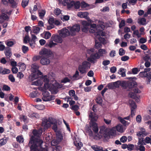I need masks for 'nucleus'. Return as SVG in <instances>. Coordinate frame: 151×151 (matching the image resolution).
Masks as SVG:
<instances>
[{"label": "nucleus", "mask_w": 151, "mask_h": 151, "mask_svg": "<svg viewBox=\"0 0 151 151\" xmlns=\"http://www.w3.org/2000/svg\"><path fill=\"white\" fill-rule=\"evenodd\" d=\"M42 73L40 71H38L37 72L33 73L32 75V81L37 79L39 77L40 75H42Z\"/></svg>", "instance_id": "nucleus-21"}, {"label": "nucleus", "mask_w": 151, "mask_h": 151, "mask_svg": "<svg viewBox=\"0 0 151 151\" xmlns=\"http://www.w3.org/2000/svg\"><path fill=\"white\" fill-rule=\"evenodd\" d=\"M147 135V133L145 131V129L142 128L140 131L137 132V135L139 137H143Z\"/></svg>", "instance_id": "nucleus-23"}, {"label": "nucleus", "mask_w": 151, "mask_h": 151, "mask_svg": "<svg viewBox=\"0 0 151 151\" xmlns=\"http://www.w3.org/2000/svg\"><path fill=\"white\" fill-rule=\"evenodd\" d=\"M38 66L36 63H34L32 64V65L31 70L33 73L37 72L38 71H39L38 69Z\"/></svg>", "instance_id": "nucleus-30"}, {"label": "nucleus", "mask_w": 151, "mask_h": 151, "mask_svg": "<svg viewBox=\"0 0 151 151\" xmlns=\"http://www.w3.org/2000/svg\"><path fill=\"white\" fill-rule=\"evenodd\" d=\"M22 49L23 52L24 53L27 52L29 50L28 47L24 45H23L22 46Z\"/></svg>", "instance_id": "nucleus-56"}, {"label": "nucleus", "mask_w": 151, "mask_h": 151, "mask_svg": "<svg viewBox=\"0 0 151 151\" xmlns=\"http://www.w3.org/2000/svg\"><path fill=\"white\" fill-rule=\"evenodd\" d=\"M136 121L138 123H140L141 122L142 117L140 115L137 116L136 118Z\"/></svg>", "instance_id": "nucleus-60"}, {"label": "nucleus", "mask_w": 151, "mask_h": 151, "mask_svg": "<svg viewBox=\"0 0 151 151\" xmlns=\"http://www.w3.org/2000/svg\"><path fill=\"white\" fill-rule=\"evenodd\" d=\"M137 146L138 147L136 148V150H139L140 151H145V147L143 145H139Z\"/></svg>", "instance_id": "nucleus-44"}, {"label": "nucleus", "mask_w": 151, "mask_h": 151, "mask_svg": "<svg viewBox=\"0 0 151 151\" xmlns=\"http://www.w3.org/2000/svg\"><path fill=\"white\" fill-rule=\"evenodd\" d=\"M70 81V80L67 77H65L61 81V82L62 83H65L67 82H69Z\"/></svg>", "instance_id": "nucleus-58"}, {"label": "nucleus", "mask_w": 151, "mask_h": 151, "mask_svg": "<svg viewBox=\"0 0 151 151\" xmlns=\"http://www.w3.org/2000/svg\"><path fill=\"white\" fill-rule=\"evenodd\" d=\"M43 96L42 99L43 101H48L53 100L55 99V96L50 95V93L47 91H44L42 93Z\"/></svg>", "instance_id": "nucleus-7"}, {"label": "nucleus", "mask_w": 151, "mask_h": 151, "mask_svg": "<svg viewBox=\"0 0 151 151\" xmlns=\"http://www.w3.org/2000/svg\"><path fill=\"white\" fill-rule=\"evenodd\" d=\"M116 129L115 127H113L108 132V136H115L116 134Z\"/></svg>", "instance_id": "nucleus-27"}, {"label": "nucleus", "mask_w": 151, "mask_h": 151, "mask_svg": "<svg viewBox=\"0 0 151 151\" xmlns=\"http://www.w3.org/2000/svg\"><path fill=\"white\" fill-rule=\"evenodd\" d=\"M74 144L76 147L77 149L78 150H80L81 149V147L83 146V144L81 142L79 141H77L76 140H74Z\"/></svg>", "instance_id": "nucleus-24"}, {"label": "nucleus", "mask_w": 151, "mask_h": 151, "mask_svg": "<svg viewBox=\"0 0 151 151\" xmlns=\"http://www.w3.org/2000/svg\"><path fill=\"white\" fill-rule=\"evenodd\" d=\"M90 63L87 61L83 62L81 65H79L78 69L81 74L86 73L88 69L90 68Z\"/></svg>", "instance_id": "nucleus-6"}, {"label": "nucleus", "mask_w": 151, "mask_h": 151, "mask_svg": "<svg viewBox=\"0 0 151 151\" xmlns=\"http://www.w3.org/2000/svg\"><path fill=\"white\" fill-rule=\"evenodd\" d=\"M115 128L117 131L120 133H122L124 130L123 126L121 124H118Z\"/></svg>", "instance_id": "nucleus-29"}, {"label": "nucleus", "mask_w": 151, "mask_h": 151, "mask_svg": "<svg viewBox=\"0 0 151 151\" xmlns=\"http://www.w3.org/2000/svg\"><path fill=\"white\" fill-rule=\"evenodd\" d=\"M97 53L99 54V55L100 57L103 56L104 55L106 54V51L104 49H100L99 50Z\"/></svg>", "instance_id": "nucleus-34"}, {"label": "nucleus", "mask_w": 151, "mask_h": 151, "mask_svg": "<svg viewBox=\"0 0 151 151\" xmlns=\"http://www.w3.org/2000/svg\"><path fill=\"white\" fill-rule=\"evenodd\" d=\"M146 19L144 18H139L138 19L137 23L140 25H145L146 24Z\"/></svg>", "instance_id": "nucleus-32"}, {"label": "nucleus", "mask_w": 151, "mask_h": 151, "mask_svg": "<svg viewBox=\"0 0 151 151\" xmlns=\"http://www.w3.org/2000/svg\"><path fill=\"white\" fill-rule=\"evenodd\" d=\"M5 48V46L4 45L2 42H0V51H2L4 50Z\"/></svg>", "instance_id": "nucleus-57"}, {"label": "nucleus", "mask_w": 151, "mask_h": 151, "mask_svg": "<svg viewBox=\"0 0 151 151\" xmlns=\"http://www.w3.org/2000/svg\"><path fill=\"white\" fill-rule=\"evenodd\" d=\"M68 93L70 96L71 97H73L75 94V92L73 90L69 91Z\"/></svg>", "instance_id": "nucleus-59"}, {"label": "nucleus", "mask_w": 151, "mask_h": 151, "mask_svg": "<svg viewBox=\"0 0 151 151\" xmlns=\"http://www.w3.org/2000/svg\"><path fill=\"white\" fill-rule=\"evenodd\" d=\"M5 53L6 56L7 58H10L12 55L10 49L9 47L6 48Z\"/></svg>", "instance_id": "nucleus-31"}, {"label": "nucleus", "mask_w": 151, "mask_h": 151, "mask_svg": "<svg viewBox=\"0 0 151 151\" xmlns=\"http://www.w3.org/2000/svg\"><path fill=\"white\" fill-rule=\"evenodd\" d=\"M29 0H22V6L25 7L28 5Z\"/></svg>", "instance_id": "nucleus-51"}, {"label": "nucleus", "mask_w": 151, "mask_h": 151, "mask_svg": "<svg viewBox=\"0 0 151 151\" xmlns=\"http://www.w3.org/2000/svg\"><path fill=\"white\" fill-rule=\"evenodd\" d=\"M100 58L99 54L97 52L95 53H92L90 57L88 58V60L92 63H94L96 61V60Z\"/></svg>", "instance_id": "nucleus-11"}, {"label": "nucleus", "mask_w": 151, "mask_h": 151, "mask_svg": "<svg viewBox=\"0 0 151 151\" xmlns=\"http://www.w3.org/2000/svg\"><path fill=\"white\" fill-rule=\"evenodd\" d=\"M17 142L19 143H23L24 142V139L22 136H18L16 138Z\"/></svg>", "instance_id": "nucleus-45"}, {"label": "nucleus", "mask_w": 151, "mask_h": 151, "mask_svg": "<svg viewBox=\"0 0 151 151\" xmlns=\"http://www.w3.org/2000/svg\"><path fill=\"white\" fill-rule=\"evenodd\" d=\"M58 33L60 35L63 37L71 35L70 31L69 32L68 30L65 28H63L60 30H59Z\"/></svg>", "instance_id": "nucleus-12"}, {"label": "nucleus", "mask_w": 151, "mask_h": 151, "mask_svg": "<svg viewBox=\"0 0 151 151\" xmlns=\"http://www.w3.org/2000/svg\"><path fill=\"white\" fill-rule=\"evenodd\" d=\"M52 124L53 125L52 127V129L55 132H57V124L55 123L54 121H53L52 118L49 117L47 119L44 118L42 119V125L44 127L45 129L50 127Z\"/></svg>", "instance_id": "nucleus-2"}, {"label": "nucleus", "mask_w": 151, "mask_h": 151, "mask_svg": "<svg viewBox=\"0 0 151 151\" xmlns=\"http://www.w3.org/2000/svg\"><path fill=\"white\" fill-rule=\"evenodd\" d=\"M49 75H45L42 76V79L44 83L43 88L40 87L39 89L41 91H44V89L49 90L56 93L58 92V89L63 88V85L60 83H55L54 84H51L50 82Z\"/></svg>", "instance_id": "nucleus-1"}, {"label": "nucleus", "mask_w": 151, "mask_h": 151, "mask_svg": "<svg viewBox=\"0 0 151 151\" xmlns=\"http://www.w3.org/2000/svg\"><path fill=\"white\" fill-rule=\"evenodd\" d=\"M63 4L64 6L67 5L69 8L73 6L76 9H78L80 7V2L79 1L76 2L73 1H70V0H63Z\"/></svg>", "instance_id": "nucleus-5"}, {"label": "nucleus", "mask_w": 151, "mask_h": 151, "mask_svg": "<svg viewBox=\"0 0 151 151\" xmlns=\"http://www.w3.org/2000/svg\"><path fill=\"white\" fill-rule=\"evenodd\" d=\"M133 34L136 35L138 38L140 37L141 35L140 34L138 30H136L133 32Z\"/></svg>", "instance_id": "nucleus-55"}, {"label": "nucleus", "mask_w": 151, "mask_h": 151, "mask_svg": "<svg viewBox=\"0 0 151 151\" xmlns=\"http://www.w3.org/2000/svg\"><path fill=\"white\" fill-rule=\"evenodd\" d=\"M50 63V60L48 57H43L40 60L41 63L43 65H47Z\"/></svg>", "instance_id": "nucleus-20"}, {"label": "nucleus", "mask_w": 151, "mask_h": 151, "mask_svg": "<svg viewBox=\"0 0 151 151\" xmlns=\"http://www.w3.org/2000/svg\"><path fill=\"white\" fill-rule=\"evenodd\" d=\"M101 27L102 28V29L100 30V29H99L98 31H97V30L96 31L95 34L96 35L97 38H98L100 40L101 39L103 40H104V38L99 37L100 36H104L105 35L104 33L102 31L103 30V28L102 27Z\"/></svg>", "instance_id": "nucleus-15"}, {"label": "nucleus", "mask_w": 151, "mask_h": 151, "mask_svg": "<svg viewBox=\"0 0 151 151\" xmlns=\"http://www.w3.org/2000/svg\"><path fill=\"white\" fill-rule=\"evenodd\" d=\"M6 142V139L4 138L1 139L0 140V145H3L5 144Z\"/></svg>", "instance_id": "nucleus-61"}, {"label": "nucleus", "mask_w": 151, "mask_h": 151, "mask_svg": "<svg viewBox=\"0 0 151 151\" xmlns=\"http://www.w3.org/2000/svg\"><path fill=\"white\" fill-rule=\"evenodd\" d=\"M8 19L9 17L4 13H2L0 16V23L3 22L5 20H8Z\"/></svg>", "instance_id": "nucleus-26"}, {"label": "nucleus", "mask_w": 151, "mask_h": 151, "mask_svg": "<svg viewBox=\"0 0 151 151\" xmlns=\"http://www.w3.org/2000/svg\"><path fill=\"white\" fill-rule=\"evenodd\" d=\"M33 30L34 33L37 34L40 32V28L37 26H35L33 27Z\"/></svg>", "instance_id": "nucleus-41"}, {"label": "nucleus", "mask_w": 151, "mask_h": 151, "mask_svg": "<svg viewBox=\"0 0 151 151\" xmlns=\"http://www.w3.org/2000/svg\"><path fill=\"white\" fill-rule=\"evenodd\" d=\"M82 26L81 27V30L83 32L86 33L89 30L88 26L89 25V22L86 21H83L81 22Z\"/></svg>", "instance_id": "nucleus-13"}, {"label": "nucleus", "mask_w": 151, "mask_h": 151, "mask_svg": "<svg viewBox=\"0 0 151 151\" xmlns=\"http://www.w3.org/2000/svg\"><path fill=\"white\" fill-rule=\"evenodd\" d=\"M78 76L79 72L78 71L76 70V72L75 74L71 78V79L73 80L78 79Z\"/></svg>", "instance_id": "nucleus-46"}, {"label": "nucleus", "mask_w": 151, "mask_h": 151, "mask_svg": "<svg viewBox=\"0 0 151 151\" xmlns=\"http://www.w3.org/2000/svg\"><path fill=\"white\" fill-rule=\"evenodd\" d=\"M107 87L110 89H113L114 88V82L109 83L107 85Z\"/></svg>", "instance_id": "nucleus-53"}, {"label": "nucleus", "mask_w": 151, "mask_h": 151, "mask_svg": "<svg viewBox=\"0 0 151 151\" xmlns=\"http://www.w3.org/2000/svg\"><path fill=\"white\" fill-rule=\"evenodd\" d=\"M61 12V10L58 8L56 9L54 11V14L57 16L58 15L60 14Z\"/></svg>", "instance_id": "nucleus-54"}, {"label": "nucleus", "mask_w": 151, "mask_h": 151, "mask_svg": "<svg viewBox=\"0 0 151 151\" xmlns=\"http://www.w3.org/2000/svg\"><path fill=\"white\" fill-rule=\"evenodd\" d=\"M40 54L43 56V57H48L50 54V51L46 49H44L41 50L39 53Z\"/></svg>", "instance_id": "nucleus-16"}, {"label": "nucleus", "mask_w": 151, "mask_h": 151, "mask_svg": "<svg viewBox=\"0 0 151 151\" xmlns=\"http://www.w3.org/2000/svg\"><path fill=\"white\" fill-rule=\"evenodd\" d=\"M120 86L125 88L127 87V82L121 81H120Z\"/></svg>", "instance_id": "nucleus-43"}, {"label": "nucleus", "mask_w": 151, "mask_h": 151, "mask_svg": "<svg viewBox=\"0 0 151 151\" xmlns=\"http://www.w3.org/2000/svg\"><path fill=\"white\" fill-rule=\"evenodd\" d=\"M56 139L58 141L60 142L63 139V136L62 134L59 132L56 133Z\"/></svg>", "instance_id": "nucleus-42"}, {"label": "nucleus", "mask_w": 151, "mask_h": 151, "mask_svg": "<svg viewBox=\"0 0 151 151\" xmlns=\"http://www.w3.org/2000/svg\"><path fill=\"white\" fill-rule=\"evenodd\" d=\"M18 66L19 67V69L22 71L24 70L26 68L25 65L24 63H18Z\"/></svg>", "instance_id": "nucleus-38"}, {"label": "nucleus", "mask_w": 151, "mask_h": 151, "mask_svg": "<svg viewBox=\"0 0 151 151\" xmlns=\"http://www.w3.org/2000/svg\"><path fill=\"white\" fill-rule=\"evenodd\" d=\"M51 39L52 41L59 43H62L63 41L62 38L58 35H53Z\"/></svg>", "instance_id": "nucleus-17"}, {"label": "nucleus", "mask_w": 151, "mask_h": 151, "mask_svg": "<svg viewBox=\"0 0 151 151\" xmlns=\"http://www.w3.org/2000/svg\"><path fill=\"white\" fill-rule=\"evenodd\" d=\"M68 28L70 30L71 35L72 36L75 35L80 29V25L78 24H75L72 27H68Z\"/></svg>", "instance_id": "nucleus-9"}, {"label": "nucleus", "mask_w": 151, "mask_h": 151, "mask_svg": "<svg viewBox=\"0 0 151 151\" xmlns=\"http://www.w3.org/2000/svg\"><path fill=\"white\" fill-rule=\"evenodd\" d=\"M130 106L131 107V109H132L135 110L137 107V106L136 105L134 102L132 100H130L129 102Z\"/></svg>", "instance_id": "nucleus-40"}, {"label": "nucleus", "mask_w": 151, "mask_h": 151, "mask_svg": "<svg viewBox=\"0 0 151 151\" xmlns=\"http://www.w3.org/2000/svg\"><path fill=\"white\" fill-rule=\"evenodd\" d=\"M90 125L92 127V129L95 133H97L99 131V128L97 124L96 123H93L90 124Z\"/></svg>", "instance_id": "nucleus-22"}, {"label": "nucleus", "mask_w": 151, "mask_h": 151, "mask_svg": "<svg viewBox=\"0 0 151 151\" xmlns=\"http://www.w3.org/2000/svg\"><path fill=\"white\" fill-rule=\"evenodd\" d=\"M108 129L106 128L104 126H102L100 127L99 133L100 135H99L98 139H100L102 137L105 138L107 137L108 136Z\"/></svg>", "instance_id": "nucleus-8"}, {"label": "nucleus", "mask_w": 151, "mask_h": 151, "mask_svg": "<svg viewBox=\"0 0 151 151\" xmlns=\"http://www.w3.org/2000/svg\"><path fill=\"white\" fill-rule=\"evenodd\" d=\"M151 141V139L150 137H147L145 139V143L148 144L150 143Z\"/></svg>", "instance_id": "nucleus-64"}, {"label": "nucleus", "mask_w": 151, "mask_h": 151, "mask_svg": "<svg viewBox=\"0 0 151 151\" xmlns=\"http://www.w3.org/2000/svg\"><path fill=\"white\" fill-rule=\"evenodd\" d=\"M146 145L145 143L144 142L143 139V138L139 139L138 142L137 143V145Z\"/></svg>", "instance_id": "nucleus-48"}, {"label": "nucleus", "mask_w": 151, "mask_h": 151, "mask_svg": "<svg viewBox=\"0 0 151 151\" xmlns=\"http://www.w3.org/2000/svg\"><path fill=\"white\" fill-rule=\"evenodd\" d=\"M19 119L21 121H23L25 123L28 122L29 119L27 116L24 115H21L19 116Z\"/></svg>", "instance_id": "nucleus-35"}, {"label": "nucleus", "mask_w": 151, "mask_h": 151, "mask_svg": "<svg viewBox=\"0 0 151 151\" xmlns=\"http://www.w3.org/2000/svg\"><path fill=\"white\" fill-rule=\"evenodd\" d=\"M91 147L95 151H100L103 149L102 147L96 145L92 146Z\"/></svg>", "instance_id": "nucleus-39"}, {"label": "nucleus", "mask_w": 151, "mask_h": 151, "mask_svg": "<svg viewBox=\"0 0 151 151\" xmlns=\"http://www.w3.org/2000/svg\"><path fill=\"white\" fill-rule=\"evenodd\" d=\"M134 85L135 83L133 81L127 82V87L129 88H132L134 86Z\"/></svg>", "instance_id": "nucleus-47"}, {"label": "nucleus", "mask_w": 151, "mask_h": 151, "mask_svg": "<svg viewBox=\"0 0 151 151\" xmlns=\"http://www.w3.org/2000/svg\"><path fill=\"white\" fill-rule=\"evenodd\" d=\"M42 129L41 128L38 130L36 129L34 130L32 132L33 136H32L30 138L29 144H35L36 145V141L37 139H39L41 140V139L39 137L42 134ZM41 140H42L41 139Z\"/></svg>", "instance_id": "nucleus-4"}, {"label": "nucleus", "mask_w": 151, "mask_h": 151, "mask_svg": "<svg viewBox=\"0 0 151 151\" xmlns=\"http://www.w3.org/2000/svg\"><path fill=\"white\" fill-rule=\"evenodd\" d=\"M6 43L7 45L9 47H11L14 45L13 42L12 41H6Z\"/></svg>", "instance_id": "nucleus-63"}, {"label": "nucleus", "mask_w": 151, "mask_h": 151, "mask_svg": "<svg viewBox=\"0 0 151 151\" xmlns=\"http://www.w3.org/2000/svg\"><path fill=\"white\" fill-rule=\"evenodd\" d=\"M51 35V33L47 31H45L42 34H41V36L46 39H49Z\"/></svg>", "instance_id": "nucleus-25"}, {"label": "nucleus", "mask_w": 151, "mask_h": 151, "mask_svg": "<svg viewBox=\"0 0 151 151\" xmlns=\"http://www.w3.org/2000/svg\"><path fill=\"white\" fill-rule=\"evenodd\" d=\"M36 145L33 144L30 147V151H48L46 146L42 147L43 143L42 140L38 139L36 141Z\"/></svg>", "instance_id": "nucleus-3"}, {"label": "nucleus", "mask_w": 151, "mask_h": 151, "mask_svg": "<svg viewBox=\"0 0 151 151\" xmlns=\"http://www.w3.org/2000/svg\"><path fill=\"white\" fill-rule=\"evenodd\" d=\"M120 81H117L114 82V87L115 88H119L120 86Z\"/></svg>", "instance_id": "nucleus-52"}, {"label": "nucleus", "mask_w": 151, "mask_h": 151, "mask_svg": "<svg viewBox=\"0 0 151 151\" xmlns=\"http://www.w3.org/2000/svg\"><path fill=\"white\" fill-rule=\"evenodd\" d=\"M28 116L31 118H35L38 119L40 117L39 115L38 114L35 113H29V114Z\"/></svg>", "instance_id": "nucleus-36"}, {"label": "nucleus", "mask_w": 151, "mask_h": 151, "mask_svg": "<svg viewBox=\"0 0 151 151\" xmlns=\"http://www.w3.org/2000/svg\"><path fill=\"white\" fill-rule=\"evenodd\" d=\"M89 5L84 2H82L80 4V7L82 10H87L88 9Z\"/></svg>", "instance_id": "nucleus-28"}, {"label": "nucleus", "mask_w": 151, "mask_h": 151, "mask_svg": "<svg viewBox=\"0 0 151 151\" xmlns=\"http://www.w3.org/2000/svg\"><path fill=\"white\" fill-rule=\"evenodd\" d=\"M102 44L101 43L99 42H97L96 40L95 41V48L96 49H98L101 47Z\"/></svg>", "instance_id": "nucleus-50"}, {"label": "nucleus", "mask_w": 151, "mask_h": 151, "mask_svg": "<svg viewBox=\"0 0 151 151\" xmlns=\"http://www.w3.org/2000/svg\"><path fill=\"white\" fill-rule=\"evenodd\" d=\"M101 27V26L100 25H97V26L96 24H93L91 25V28H93V29H89V32L91 33H95L96 31H97L98 30V28H100Z\"/></svg>", "instance_id": "nucleus-18"}, {"label": "nucleus", "mask_w": 151, "mask_h": 151, "mask_svg": "<svg viewBox=\"0 0 151 151\" xmlns=\"http://www.w3.org/2000/svg\"><path fill=\"white\" fill-rule=\"evenodd\" d=\"M139 76L141 77H147L149 79H151V72L148 74L145 71L140 72L139 74Z\"/></svg>", "instance_id": "nucleus-19"}, {"label": "nucleus", "mask_w": 151, "mask_h": 151, "mask_svg": "<svg viewBox=\"0 0 151 151\" xmlns=\"http://www.w3.org/2000/svg\"><path fill=\"white\" fill-rule=\"evenodd\" d=\"M126 70L122 68H121L118 71L119 74L121 75L122 76L124 77L126 76Z\"/></svg>", "instance_id": "nucleus-37"}, {"label": "nucleus", "mask_w": 151, "mask_h": 151, "mask_svg": "<svg viewBox=\"0 0 151 151\" xmlns=\"http://www.w3.org/2000/svg\"><path fill=\"white\" fill-rule=\"evenodd\" d=\"M43 82L41 80H39L33 82L31 83L32 85H35L36 86H40L42 85Z\"/></svg>", "instance_id": "nucleus-33"}, {"label": "nucleus", "mask_w": 151, "mask_h": 151, "mask_svg": "<svg viewBox=\"0 0 151 151\" xmlns=\"http://www.w3.org/2000/svg\"><path fill=\"white\" fill-rule=\"evenodd\" d=\"M129 96L132 98L134 99L136 96V94L135 93L130 92L129 94Z\"/></svg>", "instance_id": "nucleus-62"}, {"label": "nucleus", "mask_w": 151, "mask_h": 151, "mask_svg": "<svg viewBox=\"0 0 151 151\" xmlns=\"http://www.w3.org/2000/svg\"><path fill=\"white\" fill-rule=\"evenodd\" d=\"M60 142L57 139H54L51 141V145L52 146H54L58 144Z\"/></svg>", "instance_id": "nucleus-49"}, {"label": "nucleus", "mask_w": 151, "mask_h": 151, "mask_svg": "<svg viewBox=\"0 0 151 151\" xmlns=\"http://www.w3.org/2000/svg\"><path fill=\"white\" fill-rule=\"evenodd\" d=\"M89 13L88 12H79L77 14V15L81 18H85L87 19L90 23H92V21L88 16Z\"/></svg>", "instance_id": "nucleus-10"}, {"label": "nucleus", "mask_w": 151, "mask_h": 151, "mask_svg": "<svg viewBox=\"0 0 151 151\" xmlns=\"http://www.w3.org/2000/svg\"><path fill=\"white\" fill-rule=\"evenodd\" d=\"M89 118L91 120V123H96L98 119V116L94 112H91L89 114Z\"/></svg>", "instance_id": "nucleus-14"}]
</instances>
